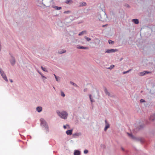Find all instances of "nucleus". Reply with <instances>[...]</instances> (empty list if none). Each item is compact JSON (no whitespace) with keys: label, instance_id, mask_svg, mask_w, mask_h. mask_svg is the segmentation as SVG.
<instances>
[{"label":"nucleus","instance_id":"nucleus-1","mask_svg":"<svg viewBox=\"0 0 155 155\" xmlns=\"http://www.w3.org/2000/svg\"><path fill=\"white\" fill-rule=\"evenodd\" d=\"M40 124L43 130L46 134L48 133L49 131V129L48 123L43 118L40 119Z\"/></svg>","mask_w":155,"mask_h":155},{"label":"nucleus","instance_id":"nucleus-2","mask_svg":"<svg viewBox=\"0 0 155 155\" xmlns=\"http://www.w3.org/2000/svg\"><path fill=\"white\" fill-rule=\"evenodd\" d=\"M56 113L58 116L61 118L65 120L67 118L68 115V113L65 111H62L60 112L58 110H57L56 111Z\"/></svg>","mask_w":155,"mask_h":155},{"label":"nucleus","instance_id":"nucleus-3","mask_svg":"<svg viewBox=\"0 0 155 155\" xmlns=\"http://www.w3.org/2000/svg\"><path fill=\"white\" fill-rule=\"evenodd\" d=\"M100 43V41L97 38H95L94 40L90 42V46L91 48H94L97 46Z\"/></svg>","mask_w":155,"mask_h":155},{"label":"nucleus","instance_id":"nucleus-4","mask_svg":"<svg viewBox=\"0 0 155 155\" xmlns=\"http://www.w3.org/2000/svg\"><path fill=\"white\" fill-rule=\"evenodd\" d=\"M10 55L12 58L10 59L9 61L11 64L13 66L15 64V58L11 54H10Z\"/></svg>","mask_w":155,"mask_h":155},{"label":"nucleus","instance_id":"nucleus-5","mask_svg":"<svg viewBox=\"0 0 155 155\" xmlns=\"http://www.w3.org/2000/svg\"><path fill=\"white\" fill-rule=\"evenodd\" d=\"M117 51V49H108L105 52V53H114Z\"/></svg>","mask_w":155,"mask_h":155},{"label":"nucleus","instance_id":"nucleus-6","mask_svg":"<svg viewBox=\"0 0 155 155\" xmlns=\"http://www.w3.org/2000/svg\"><path fill=\"white\" fill-rule=\"evenodd\" d=\"M151 73V72L150 71H144L143 72H140L139 74V75L140 76H143L146 74H150Z\"/></svg>","mask_w":155,"mask_h":155},{"label":"nucleus","instance_id":"nucleus-7","mask_svg":"<svg viewBox=\"0 0 155 155\" xmlns=\"http://www.w3.org/2000/svg\"><path fill=\"white\" fill-rule=\"evenodd\" d=\"M105 126L104 128V131H106L107 129H108L110 127V124L109 123L107 122L106 120H105Z\"/></svg>","mask_w":155,"mask_h":155},{"label":"nucleus","instance_id":"nucleus-8","mask_svg":"<svg viewBox=\"0 0 155 155\" xmlns=\"http://www.w3.org/2000/svg\"><path fill=\"white\" fill-rule=\"evenodd\" d=\"M81 135V132H76L74 133L72 135V136L74 138H76L77 137H79Z\"/></svg>","mask_w":155,"mask_h":155},{"label":"nucleus","instance_id":"nucleus-9","mask_svg":"<svg viewBox=\"0 0 155 155\" xmlns=\"http://www.w3.org/2000/svg\"><path fill=\"white\" fill-rule=\"evenodd\" d=\"M81 154V151L78 150H74V155H80Z\"/></svg>","mask_w":155,"mask_h":155},{"label":"nucleus","instance_id":"nucleus-10","mask_svg":"<svg viewBox=\"0 0 155 155\" xmlns=\"http://www.w3.org/2000/svg\"><path fill=\"white\" fill-rule=\"evenodd\" d=\"M73 130H68L66 131V134L70 136L72 134Z\"/></svg>","mask_w":155,"mask_h":155},{"label":"nucleus","instance_id":"nucleus-11","mask_svg":"<svg viewBox=\"0 0 155 155\" xmlns=\"http://www.w3.org/2000/svg\"><path fill=\"white\" fill-rule=\"evenodd\" d=\"M77 48L78 49H88V48L87 47H84L82 46H78Z\"/></svg>","mask_w":155,"mask_h":155},{"label":"nucleus","instance_id":"nucleus-12","mask_svg":"<svg viewBox=\"0 0 155 155\" xmlns=\"http://www.w3.org/2000/svg\"><path fill=\"white\" fill-rule=\"evenodd\" d=\"M80 5H79V7H83L84 6H85L87 5V3L84 2H82L79 3Z\"/></svg>","mask_w":155,"mask_h":155},{"label":"nucleus","instance_id":"nucleus-13","mask_svg":"<svg viewBox=\"0 0 155 155\" xmlns=\"http://www.w3.org/2000/svg\"><path fill=\"white\" fill-rule=\"evenodd\" d=\"M104 91L105 93V94H106V95H107L108 96H111L110 95V94L108 91L107 89L105 87L104 88Z\"/></svg>","mask_w":155,"mask_h":155},{"label":"nucleus","instance_id":"nucleus-14","mask_svg":"<svg viewBox=\"0 0 155 155\" xmlns=\"http://www.w3.org/2000/svg\"><path fill=\"white\" fill-rule=\"evenodd\" d=\"M132 21L136 24H138L139 22L138 20L136 18L133 19Z\"/></svg>","mask_w":155,"mask_h":155},{"label":"nucleus","instance_id":"nucleus-15","mask_svg":"<svg viewBox=\"0 0 155 155\" xmlns=\"http://www.w3.org/2000/svg\"><path fill=\"white\" fill-rule=\"evenodd\" d=\"M36 110L39 113L41 112L42 110V107L40 106L36 108Z\"/></svg>","mask_w":155,"mask_h":155},{"label":"nucleus","instance_id":"nucleus-16","mask_svg":"<svg viewBox=\"0 0 155 155\" xmlns=\"http://www.w3.org/2000/svg\"><path fill=\"white\" fill-rule=\"evenodd\" d=\"M133 140H135L137 141H139L140 142H142V140L141 138H139L138 137H134V138L133 139Z\"/></svg>","mask_w":155,"mask_h":155},{"label":"nucleus","instance_id":"nucleus-17","mask_svg":"<svg viewBox=\"0 0 155 155\" xmlns=\"http://www.w3.org/2000/svg\"><path fill=\"white\" fill-rule=\"evenodd\" d=\"M73 2L72 0H66V1L65 2L66 3L68 4H72Z\"/></svg>","mask_w":155,"mask_h":155},{"label":"nucleus","instance_id":"nucleus-18","mask_svg":"<svg viewBox=\"0 0 155 155\" xmlns=\"http://www.w3.org/2000/svg\"><path fill=\"white\" fill-rule=\"evenodd\" d=\"M127 134L132 139H133L134 138V137L131 133H127Z\"/></svg>","mask_w":155,"mask_h":155},{"label":"nucleus","instance_id":"nucleus-19","mask_svg":"<svg viewBox=\"0 0 155 155\" xmlns=\"http://www.w3.org/2000/svg\"><path fill=\"white\" fill-rule=\"evenodd\" d=\"M53 8L56 9L57 10H60L62 8L61 7H58L57 6H53Z\"/></svg>","mask_w":155,"mask_h":155},{"label":"nucleus","instance_id":"nucleus-20","mask_svg":"<svg viewBox=\"0 0 155 155\" xmlns=\"http://www.w3.org/2000/svg\"><path fill=\"white\" fill-rule=\"evenodd\" d=\"M70 83L72 85L74 86H75L77 87H78V86L75 83H74L72 81H70Z\"/></svg>","mask_w":155,"mask_h":155},{"label":"nucleus","instance_id":"nucleus-21","mask_svg":"<svg viewBox=\"0 0 155 155\" xmlns=\"http://www.w3.org/2000/svg\"><path fill=\"white\" fill-rule=\"evenodd\" d=\"M149 119L150 120L153 121L155 120V118L154 117L153 115L151 116L150 117V118Z\"/></svg>","mask_w":155,"mask_h":155},{"label":"nucleus","instance_id":"nucleus-22","mask_svg":"<svg viewBox=\"0 0 155 155\" xmlns=\"http://www.w3.org/2000/svg\"><path fill=\"white\" fill-rule=\"evenodd\" d=\"M86 32V31H83L81 32H80L78 34L79 36H81V35L84 34V33Z\"/></svg>","mask_w":155,"mask_h":155},{"label":"nucleus","instance_id":"nucleus-23","mask_svg":"<svg viewBox=\"0 0 155 155\" xmlns=\"http://www.w3.org/2000/svg\"><path fill=\"white\" fill-rule=\"evenodd\" d=\"M84 38L87 41H89L91 40V38H88L87 36H85L84 37Z\"/></svg>","mask_w":155,"mask_h":155},{"label":"nucleus","instance_id":"nucleus-24","mask_svg":"<svg viewBox=\"0 0 155 155\" xmlns=\"http://www.w3.org/2000/svg\"><path fill=\"white\" fill-rule=\"evenodd\" d=\"M41 68L42 69L43 71L45 72H48L47 70L46 69V68H45L43 67L42 66H41Z\"/></svg>","mask_w":155,"mask_h":155},{"label":"nucleus","instance_id":"nucleus-25","mask_svg":"<svg viewBox=\"0 0 155 155\" xmlns=\"http://www.w3.org/2000/svg\"><path fill=\"white\" fill-rule=\"evenodd\" d=\"M108 42L110 44H112L114 43V42L113 41L110 39L108 40Z\"/></svg>","mask_w":155,"mask_h":155},{"label":"nucleus","instance_id":"nucleus-26","mask_svg":"<svg viewBox=\"0 0 155 155\" xmlns=\"http://www.w3.org/2000/svg\"><path fill=\"white\" fill-rule=\"evenodd\" d=\"M114 67V65H111L108 68V69L111 70L113 69Z\"/></svg>","mask_w":155,"mask_h":155},{"label":"nucleus","instance_id":"nucleus-27","mask_svg":"<svg viewBox=\"0 0 155 155\" xmlns=\"http://www.w3.org/2000/svg\"><path fill=\"white\" fill-rule=\"evenodd\" d=\"M66 52V51L65 50L63 51V50L62 51H58V53L60 54H63L64 53H65Z\"/></svg>","mask_w":155,"mask_h":155},{"label":"nucleus","instance_id":"nucleus-28","mask_svg":"<svg viewBox=\"0 0 155 155\" xmlns=\"http://www.w3.org/2000/svg\"><path fill=\"white\" fill-rule=\"evenodd\" d=\"M0 73L1 75H2L5 74L4 71L0 68Z\"/></svg>","mask_w":155,"mask_h":155},{"label":"nucleus","instance_id":"nucleus-29","mask_svg":"<svg viewBox=\"0 0 155 155\" xmlns=\"http://www.w3.org/2000/svg\"><path fill=\"white\" fill-rule=\"evenodd\" d=\"M3 78L6 82H8V80L7 79V77H6V76H4V77H3Z\"/></svg>","mask_w":155,"mask_h":155},{"label":"nucleus","instance_id":"nucleus-30","mask_svg":"<svg viewBox=\"0 0 155 155\" xmlns=\"http://www.w3.org/2000/svg\"><path fill=\"white\" fill-rule=\"evenodd\" d=\"M36 71L39 74L41 75V76H42V74L36 68Z\"/></svg>","mask_w":155,"mask_h":155},{"label":"nucleus","instance_id":"nucleus-31","mask_svg":"<svg viewBox=\"0 0 155 155\" xmlns=\"http://www.w3.org/2000/svg\"><path fill=\"white\" fill-rule=\"evenodd\" d=\"M61 95L63 97H64L65 96V94L62 91L61 92Z\"/></svg>","mask_w":155,"mask_h":155},{"label":"nucleus","instance_id":"nucleus-32","mask_svg":"<svg viewBox=\"0 0 155 155\" xmlns=\"http://www.w3.org/2000/svg\"><path fill=\"white\" fill-rule=\"evenodd\" d=\"M88 152V150H84V154H87Z\"/></svg>","mask_w":155,"mask_h":155},{"label":"nucleus","instance_id":"nucleus-33","mask_svg":"<svg viewBox=\"0 0 155 155\" xmlns=\"http://www.w3.org/2000/svg\"><path fill=\"white\" fill-rule=\"evenodd\" d=\"M70 12L69 11H65L64 12V14H68L69 12Z\"/></svg>","mask_w":155,"mask_h":155},{"label":"nucleus","instance_id":"nucleus-34","mask_svg":"<svg viewBox=\"0 0 155 155\" xmlns=\"http://www.w3.org/2000/svg\"><path fill=\"white\" fill-rule=\"evenodd\" d=\"M54 76L56 81H59V80L58 79V77L55 74H54Z\"/></svg>","mask_w":155,"mask_h":155},{"label":"nucleus","instance_id":"nucleus-35","mask_svg":"<svg viewBox=\"0 0 155 155\" xmlns=\"http://www.w3.org/2000/svg\"><path fill=\"white\" fill-rule=\"evenodd\" d=\"M140 102L141 103H143V102H145V100H143V99H141L140 100Z\"/></svg>","mask_w":155,"mask_h":155},{"label":"nucleus","instance_id":"nucleus-36","mask_svg":"<svg viewBox=\"0 0 155 155\" xmlns=\"http://www.w3.org/2000/svg\"><path fill=\"white\" fill-rule=\"evenodd\" d=\"M90 101H91V105H92L93 104H92V103L93 102H94V100L91 98V99H90Z\"/></svg>","mask_w":155,"mask_h":155},{"label":"nucleus","instance_id":"nucleus-37","mask_svg":"<svg viewBox=\"0 0 155 155\" xmlns=\"http://www.w3.org/2000/svg\"><path fill=\"white\" fill-rule=\"evenodd\" d=\"M128 72H129V71H125L123 72V74H125L128 73Z\"/></svg>","mask_w":155,"mask_h":155},{"label":"nucleus","instance_id":"nucleus-38","mask_svg":"<svg viewBox=\"0 0 155 155\" xmlns=\"http://www.w3.org/2000/svg\"><path fill=\"white\" fill-rule=\"evenodd\" d=\"M97 17L99 19V20L101 21H102L101 19H100L99 18V17H100V18H101V15L100 14L97 15Z\"/></svg>","mask_w":155,"mask_h":155},{"label":"nucleus","instance_id":"nucleus-39","mask_svg":"<svg viewBox=\"0 0 155 155\" xmlns=\"http://www.w3.org/2000/svg\"><path fill=\"white\" fill-rule=\"evenodd\" d=\"M41 77L44 78L45 79H46L47 78L46 77L44 76H43V74H42V76H41Z\"/></svg>","mask_w":155,"mask_h":155},{"label":"nucleus","instance_id":"nucleus-40","mask_svg":"<svg viewBox=\"0 0 155 155\" xmlns=\"http://www.w3.org/2000/svg\"><path fill=\"white\" fill-rule=\"evenodd\" d=\"M2 76V77H4V76H5L6 75V74H4L1 75Z\"/></svg>","mask_w":155,"mask_h":155},{"label":"nucleus","instance_id":"nucleus-41","mask_svg":"<svg viewBox=\"0 0 155 155\" xmlns=\"http://www.w3.org/2000/svg\"><path fill=\"white\" fill-rule=\"evenodd\" d=\"M87 91V88H85L84 89V92H86V91Z\"/></svg>","mask_w":155,"mask_h":155},{"label":"nucleus","instance_id":"nucleus-42","mask_svg":"<svg viewBox=\"0 0 155 155\" xmlns=\"http://www.w3.org/2000/svg\"><path fill=\"white\" fill-rule=\"evenodd\" d=\"M125 6L127 7H130L129 5L128 4H126L125 5Z\"/></svg>","mask_w":155,"mask_h":155},{"label":"nucleus","instance_id":"nucleus-43","mask_svg":"<svg viewBox=\"0 0 155 155\" xmlns=\"http://www.w3.org/2000/svg\"><path fill=\"white\" fill-rule=\"evenodd\" d=\"M89 97L90 99H91V94H89Z\"/></svg>","mask_w":155,"mask_h":155},{"label":"nucleus","instance_id":"nucleus-44","mask_svg":"<svg viewBox=\"0 0 155 155\" xmlns=\"http://www.w3.org/2000/svg\"><path fill=\"white\" fill-rule=\"evenodd\" d=\"M9 80L11 83L13 82V81L12 79H10Z\"/></svg>","mask_w":155,"mask_h":155},{"label":"nucleus","instance_id":"nucleus-45","mask_svg":"<svg viewBox=\"0 0 155 155\" xmlns=\"http://www.w3.org/2000/svg\"><path fill=\"white\" fill-rule=\"evenodd\" d=\"M63 127L64 129H65L66 128V126L65 125H64L63 126Z\"/></svg>","mask_w":155,"mask_h":155},{"label":"nucleus","instance_id":"nucleus-46","mask_svg":"<svg viewBox=\"0 0 155 155\" xmlns=\"http://www.w3.org/2000/svg\"><path fill=\"white\" fill-rule=\"evenodd\" d=\"M121 149H122V150L123 151H124V148L123 147H121Z\"/></svg>","mask_w":155,"mask_h":155},{"label":"nucleus","instance_id":"nucleus-47","mask_svg":"<svg viewBox=\"0 0 155 155\" xmlns=\"http://www.w3.org/2000/svg\"><path fill=\"white\" fill-rule=\"evenodd\" d=\"M140 128L143 127V126L142 125H140Z\"/></svg>","mask_w":155,"mask_h":155},{"label":"nucleus","instance_id":"nucleus-48","mask_svg":"<svg viewBox=\"0 0 155 155\" xmlns=\"http://www.w3.org/2000/svg\"><path fill=\"white\" fill-rule=\"evenodd\" d=\"M131 71V69H130L128 70V71H129V72L130 71Z\"/></svg>","mask_w":155,"mask_h":155},{"label":"nucleus","instance_id":"nucleus-49","mask_svg":"<svg viewBox=\"0 0 155 155\" xmlns=\"http://www.w3.org/2000/svg\"><path fill=\"white\" fill-rule=\"evenodd\" d=\"M105 26V25H103V27H104V26Z\"/></svg>","mask_w":155,"mask_h":155}]
</instances>
